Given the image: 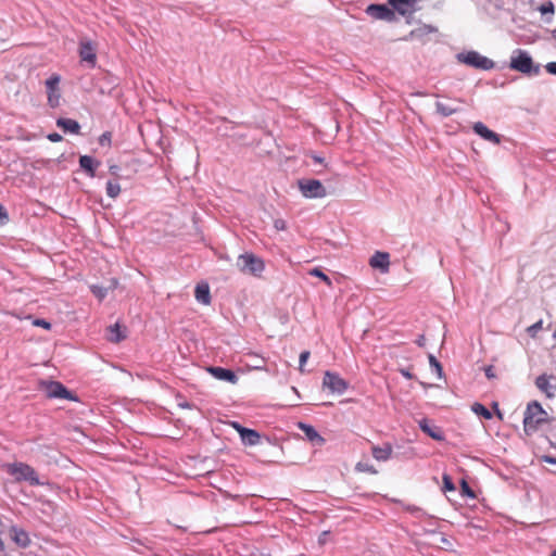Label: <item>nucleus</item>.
<instances>
[{
	"label": "nucleus",
	"mask_w": 556,
	"mask_h": 556,
	"mask_svg": "<svg viewBox=\"0 0 556 556\" xmlns=\"http://www.w3.org/2000/svg\"><path fill=\"white\" fill-rule=\"evenodd\" d=\"M208 371L216 379L225 380V381H228V382L233 383V384L238 381V377L230 369H226V368H223V367H210Z\"/></svg>",
	"instance_id": "4468645a"
},
{
	"label": "nucleus",
	"mask_w": 556,
	"mask_h": 556,
	"mask_svg": "<svg viewBox=\"0 0 556 556\" xmlns=\"http://www.w3.org/2000/svg\"><path fill=\"white\" fill-rule=\"evenodd\" d=\"M308 274H309L311 276H314V277H318V278H320V279H321V280H323L327 286H329V287L332 285V282H331L330 278H329L325 273H323L319 268H317V267H316V268L311 269V270L308 271Z\"/></svg>",
	"instance_id": "c756f323"
},
{
	"label": "nucleus",
	"mask_w": 556,
	"mask_h": 556,
	"mask_svg": "<svg viewBox=\"0 0 556 556\" xmlns=\"http://www.w3.org/2000/svg\"><path fill=\"white\" fill-rule=\"evenodd\" d=\"M460 488H462V493L464 495H467V496H469L471 498L476 497L475 492L471 490V488L469 486V484L467 483L466 480H462Z\"/></svg>",
	"instance_id": "72a5a7b5"
},
{
	"label": "nucleus",
	"mask_w": 556,
	"mask_h": 556,
	"mask_svg": "<svg viewBox=\"0 0 556 556\" xmlns=\"http://www.w3.org/2000/svg\"><path fill=\"white\" fill-rule=\"evenodd\" d=\"M8 220V214L5 208L0 204V226L5 224Z\"/></svg>",
	"instance_id": "a19ab883"
},
{
	"label": "nucleus",
	"mask_w": 556,
	"mask_h": 556,
	"mask_svg": "<svg viewBox=\"0 0 556 556\" xmlns=\"http://www.w3.org/2000/svg\"><path fill=\"white\" fill-rule=\"evenodd\" d=\"M90 289H91V292L94 294V296L98 298L100 301L106 296L108 289H105L103 287L91 286Z\"/></svg>",
	"instance_id": "7c9ffc66"
},
{
	"label": "nucleus",
	"mask_w": 556,
	"mask_h": 556,
	"mask_svg": "<svg viewBox=\"0 0 556 556\" xmlns=\"http://www.w3.org/2000/svg\"><path fill=\"white\" fill-rule=\"evenodd\" d=\"M237 266L243 274L253 276H260L265 268L263 260L252 253L241 254L238 257Z\"/></svg>",
	"instance_id": "20e7f679"
},
{
	"label": "nucleus",
	"mask_w": 556,
	"mask_h": 556,
	"mask_svg": "<svg viewBox=\"0 0 556 556\" xmlns=\"http://www.w3.org/2000/svg\"><path fill=\"white\" fill-rule=\"evenodd\" d=\"M7 473L12 476L15 482L26 481L30 485H40L41 482L38 478L36 470L25 463H12L3 466Z\"/></svg>",
	"instance_id": "7ed1b4c3"
},
{
	"label": "nucleus",
	"mask_w": 556,
	"mask_h": 556,
	"mask_svg": "<svg viewBox=\"0 0 556 556\" xmlns=\"http://www.w3.org/2000/svg\"><path fill=\"white\" fill-rule=\"evenodd\" d=\"M371 453L377 460H387L392 454L391 444H384L383 446H372Z\"/></svg>",
	"instance_id": "aec40b11"
},
{
	"label": "nucleus",
	"mask_w": 556,
	"mask_h": 556,
	"mask_svg": "<svg viewBox=\"0 0 556 556\" xmlns=\"http://www.w3.org/2000/svg\"><path fill=\"white\" fill-rule=\"evenodd\" d=\"M313 160L316 162V163H323L324 162V159L317 156V155H314L313 156Z\"/></svg>",
	"instance_id": "09e8293b"
},
{
	"label": "nucleus",
	"mask_w": 556,
	"mask_h": 556,
	"mask_svg": "<svg viewBox=\"0 0 556 556\" xmlns=\"http://www.w3.org/2000/svg\"><path fill=\"white\" fill-rule=\"evenodd\" d=\"M242 441L249 445H256L260 443L261 435L257 431L247 428L243 434L240 435Z\"/></svg>",
	"instance_id": "5701e85b"
},
{
	"label": "nucleus",
	"mask_w": 556,
	"mask_h": 556,
	"mask_svg": "<svg viewBox=\"0 0 556 556\" xmlns=\"http://www.w3.org/2000/svg\"><path fill=\"white\" fill-rule=\"evenodd\" d=\"M48 139L51 141V142H60L63 138L60 134L58 132H52L50 135H48Z\"/></svg>",
	"instance_id": "c03bdc74"
},
{
	"label": "nucleus",
	"mask_w": 556,
	"mask_h": 556,
	"mask_svg": "<svg viewBox=\"0 0 556 556\" xmlns=\"http://www.w3.org/2000/svg\"><path fill=\"white\" fill-rule=\"evenodd\" d=\"M56 125L61 127L64 131H68L72 134H78L80 130V125L77 121L71 118H59L56 121Z\"/></svg>",
	"instance_id": "6ab92c4d"
},
{
	"label": "nucleus",
	"mask_w": 556,
	"mask_h": 556,
	"mask_svg": "<svg viewBox=\"0 0 556 556\" xmlns=\"http://www.w3.org/2000/svg\"><path fill=\"white\" fill-rule=\"evenodd\" d=\"M543 327V321L542 320H539L536 321L535 324L529 326L527 328V332L528 334L531 337V338H535L538 332L542 329Z\"/></svg>",
	"instance_id": "2f4dec72"
},
{
	"label": "nucleus",
	"mask_w": 556,
	"mask_h": 556,
	"mask_svg": "<svg viewBox=\"0 0 556 556\" xmlns=\"http://www.w3.org/2000/svg\"><path fill=\"white\" fill-rule=\"evenodd\" d=\"M324 388L329 389L332 393L342 394L348 389V382L338 374L326 371L323 379Z\"/></svg>",
	"instance_id": "6e6552de"
},
{
	"label": "nucleus",
	"mask_w": 556,
	"mask_h": 556,
	"mask_svg": "<svg viewBox=\"0 0 556 556\" xmlns=\"http://www.w3.org/2000/svg\"><path fill=\"white\" fill-rule=\"evenodd\" d=\"M298 186L304 198L317 199L327 195L326 188L317 179H300Z\"/></svg>",
	"instance_id": "39448f33"
},
{
	"label": "nucleus",
	"mask_w": 556,
	"mask_h": 556,
	"mask_svg": "<svg viewBox=\"0 0 556 556\" xmlns=\"http://www.w3.org/2000/svg\"><path fill=\"white\" fill-rule=\"evenodd\" d=\"M400 372L403 377H405L406 379H413L414 376L413 374L409 371V369H405V368H402L400 369Z\"/></svg>",
	"instance_id": "49530a36"
},
{
	"label": "nucleus",
	"mask_w": 556,
	"mask_h": 556,
	"mask_svg": "<svg viewBox=\"0 0 556 556\" xmlns=\"http://www.w3.org/2000/svg\"><path fill=\"white\" fill-rule=\"evenodd\" d=\"M546 71L549 74L556 75V62H549L545 65Z\"/></svg>",
	"instance_id": "a18cd8bd"
},
{
	"label": "nucleus",
	"mask_w": 556,
	"mask_h": 556,
	"mask_svg": "<svg viewBox=\"0 0 556 556\" xmlns=\"http://www.w3.org/2000/svg\"><path fill=\"white\" fill-rule=\"evenodd\" d=\"M309 351H303L301 354H300V371H304L303 367L304 365L306 364L307 359L309 358Z\"/></svg>",
	"instance_id": "c9c22d12"
},
{
	"label": "nucleus",
	"mask_w": 556,
	"mask_h": 556,
	"mask_svg": "<svg viewBox=\"0 0 556 556\" xmlns=\"http://www.w3.org/2000/svg\"><path fill=\"white\" fill-rule=\"evenodd\" d=\"M39 388L49 399H65L75 401L76 397L59 381H41Z\"/></svg>",
	"instance_id": "423d86ee"
},
{
	"label": "nucleus",
	"mask_w": 556,
	"mask_h": 556,
	"mask_svg": "<svg viewBox=\"0 0 556 556\" xmlns=\"http://www.w3.org/2000/svg\"><path fill=\"white\" fill-rule=\"evenodd\" d=\"M552 379H554V376H547L545 374L535 379L536 388L542 391L547 399H554L556 396V384L551 382Z\"/></svg>",
	"instance_id": "9d476101"
},
{
	"label": "nucleus",
	"mask_w": 556,
	"mask_h": 556,
	"mask_svg": "<svg viewBox=\"0 0 556 556\" xmlns=\"http://www.w3.org/2000/svg\"><path fill=\"white\" fill-rule=\"evenodd\" d=\"M509 68L525 75H538L540 73V65L534 64L531 55L521 49L513 52Z\"/></svg>",
	"instance_id": "f03ea898"
},
{
	"label": "nucleus",
	"mask_w": 556,
	"mask_h": 556,
	"mask_svg": "<svg viewBox=\"0 0 556 556\" xmlns=\"http://www.w3.org/2000/svg\"><path fill=\"white\" fill-rule=\"evenodd\" d=\"M79 56L83 61L90 63L92 66L94 65L97 56L91 42L86 41L80 43Z\"/></svg>",
	"instance_id": "dca6fc26"
},
{
	"label": "nucleus",
	"mask_w": 556,
	"mask_h": 556,
	"mask_svg": "<svg viewBox=\"0 0 556 556\" xmlns=\"http://www.w3.org/2000/svg\"><path fill=\"white\" fill-rule=\"evenodd\" d=\"M419 426L424 432H426L429 437L434 440L441 441L443 440L442 431L438 427L429 426L426 419L419 422Z\"/></svg>",
	"instance_id": "4be33fe9"
},
{
	"label": "nucleus",
	"mask_w": 556,
	"mask_h": 556,
	"mask_svg": "<svg viewBox=\"0 0 556 556\" xmlns=\"http://www.w3.org/2000/svg\"><path fill=\"white\" fill-rule=\"evenodd\" d=\"M548 421L549 416L547 412L538 401L528 403L523 414V430L526 434H533L542 425L547 424Z\"/></svg>",
	"instance_id": "f257e3e1"
},
{
	"label": "nucleus",
	"mask_w": 556,
	"mask_h": 556,
	"mask_svg": "<svg viewBox=\"0 0 556 556\" xmlns=\"http://www.w3.org/2000/svg\"><path fill=\"white\" fill-rule=\"evenodd\" d=\"M59 83L60 76L58 75H52L49 79H47L46 86L48 88V92H56Z\"/></svg>",
	"instance_id": "c85d7f7f"
},
{
	"label": "nucleus",
	"mask_w": 556,
	"mask_h": 556,
	"mask_svg": "<svg viewBox=\"0 0 556 556\" xmlns=\"http://www.w3.org/2000/svg\"><path fill=\"white\" fill-rule=\"evenodd\" d=\"M473 130L477 135H479L481 138H483L486 141H490L494 144H498L501 142L500 136L489 129L483 123L477 122L473 125Z\"/></svg>",
	"instance_id": "9b49d317"
},
{
	"label": "nucleus",
	"mask_w": 556,
	"mask_h": 556,
	"mask_svg": "<svg viewBox=\"0 0 556 556\" xmlns=\"http://www.w3.org/2000/svg\"><path fill=\"white\" fill-rule=\"evenodd\" d=\"M11 535H12V540L20 546V547H27L29 544H30V539H29V535L28 533L21 529V528H16V527H13L11 529Z\"/></svg>",
	"instance_id": "f3484780"
},
{
	"label": "nucleus",
	"mask_w": 556,
	"mask_h": 556,
	"mask_svg": "<svg viewBox=\"0 0 556 556\" xmlns=\"http://www.w3.org/2000/svg\"><path fill=\"white\" fill-rule=\"evenodd\" d=\"M319 542H320L321 544H324V543H325V538H319Z\"/></svg>",
	"instance_id": "3c124183"
},
{
	"label": "nucleus",
	"mask_w": 556,
	"mask_h": 556,
	"mask_svg": "<svg viewBox=\"0 0 556 556\" xmlns=\"http://www.w3.org/2000/svg\"><path fill=\"white\" fill-rule=\"evenodd\" d=\"M230 426L241 435L243 434V430H245L247 428H244L243 426H241L239 422L237 421H231L230 422Z\"/></svg>",
	"instance_id": "37998d69"
},
{
	"label": "nucleus",
	"mask_w": 556,
	"mask_h": 556,
	"mask_svg": "<svg viewBox=\"0 0 556 556\" xmlns=\"http://www.w3.org/2000/svg\"><path fill=\"white\" fill-rule=\"evenodd\" d=\"M298 428L305 434L307 440L316 445H324L325 439L316 431V429L307 424L299 422Z\"/></svg>",
	"instance_id": "ddd939ff"
},
{
	"label": "nucleus",
	"mask_w": 556,
	"mask_h": 556,
	"mask_svg": "<svg viewBox=\"0 0 556 556\" xmlns=\"http://www.w3.org/2000/svg\"><path fill=\"white\" fill-rule=\"evenodd\" d=\"M484 372L488 379H494L496 377L493 366H486Z\"/></svg>",
	"instance_id": "ea45409f"
},
{
	"label": "nucleus",
	"mask_w": 556,
	"mask_h": 556,
	"mask_svg": "<svg viewBox=\"0 0 556 556\" xmlns=\"http://www.w3.org/2000/svg\"><path fill=\"white\" fill-rule=\"evenodd\" d=\"M274 227H275L276 230L282 231V230L287 229V223L282 218H277L274 222Z\"/></svg>",
	"instance_id": "4c0bfd02"
},
{
	"label": "nucleus",
	"mask_w": 556,
	"mask_h": 556,
	"mask_svg": "<svg viewBox=\"0 0 556 556\" xmlns=\"http://www.w3.org/2000/svg\"><path fill=\"white\" fill-rule=\"evenodd\" d=\"M437 112L443 117H447L457 112V109L452 108L443 102H435Z\"/></svg>",
	"instance_id": "393cba45"
},
{
	"label": "nucleus",
	"mask_w": 556,
	"mask_h": 556,
	"mask_svg": "<svg viewBox=\"0 0 556 556\" xmlns=\"http://www.w3.org/2000/svg\"><path fill=\"white\" fill-rule=\"evenodd\" d=\"M471 408H472L473 413H476L479 416H482L485 419L492 418L491 412L484 405H482L480 403H475Z\"/></svg>",
	"instance_id": "a878e982"
},
{
	"label": "nucleus",
	"mask_w": 556,
	"mask_h": 556,
	"mask_svg": "<svg viewBox=\"0 0 556 556\" xmlns=\"http://www.w3.org/2000/svg\"><path fill=\"white\" fill-rule=\"evenodd\" d=\"M552 556H556V549L552 553Z\"/></svg>",
	"instance_id": "864d4df0"
},
{
	"label": "nucleus",
	"mask_w": 556,
	"mask_h": 556,
	"mask_svg": "<svg viewBox=\"0 0 556 556\" xmlns=\"http://www.w3.org/2000/svg\"><path fill=\"white\" fill-rule=\"evenodd\" d=\"M424 340H425V338H424V336H421V337L417 340V344H418V345H420V346H422V345H424Z\"/></svg>",
	"instance_id": "8fccbe9b"
},
{
	"label": "nucleus",
	"mask_w": 556,
	"mask_h": 556,
	"mask_svg": "<svg viewBox=\"0 0 556 556\" xmlns=\"http://www.w3.org/2000/svg\"><path fill=\"white\" fill-rule=\"evenodd\" d=\"M458 60L469 66L481 70H490L493 67V61L481 55L476 51H469L458 55Z\"/></svg>",
	"instance_id": "0eeeda50"
},
{
	"label": "nucleus",
	"mask_w": 556,
	"mask_h": 556,
	"mask_svg": "<svg viewBox=\"0 0 556 556\" xmlns=\"http://www.w3.org/2000/svg\"><path fill=\"white\" fill-rule=\"evenodd\" d=\"M99 162L92 159L89 155H81L79 157V165L80 167L90 176L94 177L96 169L99 166Z\"/></svg>",
	"instance_id": "a211bd4d"
},
{
	"label": "nucleus",
	"mask_w": 556,
	"mask_h": 556,
	"mask_svg": "<svg viewBox=\"0 0 556 556\" xmlns=\"http://www.w3.org/2000/svg\"><path fill=\"white\" fill-rule=\"evenodd\" d=\"M355 468L359 472H366L369 475H376L378 472L372 465L363 462L357 463Z\"/></svg>",
	"instance_id": "cd10ccee"
},
{
	"label": "nucleus",
	"mask_w": 556,
	"mask_h": 556,
	"mask_svg": "<svg viewBox=\"0 0 556 556\" xmlns=\"http://www.w3.org/2000/svg\"><path fill=\"white\" fill-rule=\"evenodd\" d=\"M366 12L376 20H382L388 22H392L395 20L394 11L389 9L384 4H370L367 8Z\"/></svg>",
	"instance_id": "1a4fd4ad"
},
{
	"label": "nucleus",
	"mask_w": 556,
	"mask_h": 556,
	"mask_svg": "<svg viewBox=\"0 0 556 556\" xmlns=\"http://www.w3.org/2000/svg\"><path fill=\"white\" fill-rule=\"evenodd\" d=\"M493 407L495 408L496 410V416L500 418V419H503V414L502 412L498 409V405L497 403H494Z\"/></svg>",
	"instance_id": "de8ad7c7"
},
{
	"label": "nucleus",
	"mask_w": 556,
	"mask_h": 556,
	"mask_svg": "<svg viewBox=\"0 0 556 556\" xmlns=\"http://www.w3.org/2000/svg\"><path fill=\"white\" fill-rule=\"evenodd\" d=\"M121 193V186L118 182L115 181H108L106 182V194L110 198L115 199Z\"/></svg>",
	"instance_id": "bb28decb"
},
{
	"label": "nucleus",
	"mask_w": 556,
	"mask_h": 556,
	"mask_svg": "<svg viewBox=\"0 0 556 556\" xmlns=\"http://www.w3.org/2000/svg\"><path fill=\"white\" fill-rule=\"evenodd\" d=\"M430 364L440 372L442 370L441 364L437 361L433 355L429 356Z\"/></svg>",
	"instance_id": "79ce46f5"
},
{
	"label": "nucleus",
	"mask_w": 556,
	"mask_h": 556,
	"mask_svg": "<svg viewBox=\"0 0 556 556\" xmlns=\"http://www.w3.org/2000/svg\"><path fill=\"white\" fill-rule=\"evenodd\" d=\"M125 339V334H122L118 324H115L109 328V340L111 342H119Z\"/></svg>",
	"instance_id": "b1692460"
},
{
	"label": "nucleus",
	"mask_w": 556,
	"mask_h": 556,
	"mask_svg": "<svg viewBox=\"0 0 556 556\" xmlns=\"http://www.w3.org/2000/svg\"><path fill=\"white\" fill-rule=\"evenodd\" d=\"M553 37L556 39V28L553 30Z\"/></svg>",
	"instance_id": "603ef678"
},
{
	"label": "nucleus",
	"mask_w": 556,
	"mask_h": 556,
	"mask_svg": "<svg viewBox=\"0 0 556 556\" xmlns=\"http://www.w3.org/2000/svg\"><path fill=\"white\" fill-rule=\"evenodd\" d=\"M443 490L444 491H455V485L452 481V478L448 475H443Z\"/></svg>",
	"instance_id": "473e14b6"
},
{
	"label": "nucleus",
	"mask_w": 556,
	"mask_h": 556,
	"mask_svg": "<svg viewBox=\"0 0 556 556\" xmlns=\"http://www.w3.org/2000/svg\"><path fill=\"white\" fill-rule=\"evenodd\" d=\"M389 4L401 15L410 13L416 0H388Z\"/></svg>",
	"instance_id": "2eb2a0df"
},
{
	"label": "nucleus",
	"mask_w": 556,
	"mask_h": 556,
	"mask_svg": "<svg viewBox=\"0 0 556 556\" xmlns=\"http://www.w3.org/2000/svg\"><path fill=\"white\" fill-rule=\"evenodd\" d=\"M540 12L542 14H546V13H551L553 14L554 13V10H555V7L553 4V2L548 1L546 3H543L540 8H539Z\"/></svg>",
	"instance_id": "f704fd0d"
},
{
	"label": "nucleus",
	"mask_w": 556,
	"mask_h": 556,
	"mask_svg": "<svg viewBox=\"0 0 556 556\" xmlns=\"http://www.w3.org/2000/svg\"><path fill=\"white\" fill-rule=\"evenodd\" d=\"M194 295L199 302H201L205 305H208L211 303L210 288L207 285L197 286Z\"/></svg>",
	"instance_id": "412c9836"
},
{
	"label": "nucleus",
	"mask_w": 556,
	"mask_h": 556,
	"mask_svg": "<svg viewBox=\"0 0 556 556\" xmlns=\"http://www.w3.org/2000/svg\"><path fill=\"white\" fill-rule=\"evenodd\" d=\"M372 268H378L382 273H387L390 266V255L386 252H376L369 261Z\"/></svg>",
	"instance_id": "f8f14e48"
},
{
	"label": "nucleus",
	"mask_w": 556,
	"mask_h": 556,
	"mask_svg": "<svg viewBox=\"0 0 556 556\" xmlns=\"http://www.w3.org/2000/svg\"><path fill=\"white\" fill-rule=\"evenodd\" d=\"M60 94L55 92H48V101L51 106H55L59 103Z\"/></svg>",
	"instance_id": "58836bf2"
},
{
	"label": "nucleus",
	"mask_w": 556,
	"mask_h": 556,
	"mask_svg": "<svg viewBox=\"0 0 556 556\" xmlns=\"http://www.w3.org/2000/svg\"><path fill=\"white\" fill-rule=\"evenodd\" d=\"M33 325L37 326V327H41V328H43L46 330H50L51 329V324L49 321L45 320V319L37 318V319H35L33 321Z\"/></svg>",
	"instance_id": "e433bc0d"
}]
</instances>
